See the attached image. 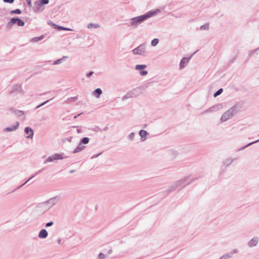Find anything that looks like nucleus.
Here are the masks:
<instances>
[{
    "label": "nucleus",
    "mask_w": 259,
    "mask_h": 259,
    "mask_svg": "<svg viewBox=\"0 0 259 259\" xmlns=\"http://www.w3.org/2000/svg\"><path fill=\"white\" fill-rule=\"evenodd\" d=\"M17 189H18V188H17ZM15 190H16V189H15V190H13V192L15 191Z\"/></svg>",
    "instance_id": "0e129e2a"
},
{
    "label": "nucleus",
    "mask_w": 259,
    "mask_h": 259,
    "mask_svg": "<svg viewBox=\"0 0 259 259\" xmlns=\"http://www.w3.org/2000/svg\"><path fill=\"white\" fill-rule=\"evenodd\" d=\"M41 107V106H40V105H38L37 106H36V108H39V107Z\"/></svg>",
    "instance_id": "4d7b16f0"
},
{
    "label": "nucleus",
    "mask_w": 259,
    "mask_h": 259,
    "mask_svg": "<svg viewBox=\"0 0 259 259\" xmlns=\"http://www.w3.org/2000/svg\"><path fill=\"white\" fill-rule=\"evenodd\" d=\"M48 236V233L47 231L45 229H41L38 233V237L40 239H45Z\"/></svg>",
    "instance_id": "f3484780"
},
{
    "label": "nucleus",
    "mask_w": 259,
    "mask_h": 259,
    "mask_svg": "<svg viewBox=\"0 0 259 259\" xmlns=\"http://www.w3.org/2000/svg\"><path fill=\"white\" fill-rule=\"evenodd\" d=\"M131 97V95L130 93H127L126 95H125V96H124L122 98V100H125L126 99H127V98H130Z\"/></svg>",
    "instance_id": "e433bc0d"
},
{
    "label": "nucleus",
    "mask_w": 259,
    "mask_h": 259,
    "mask_svg": "<svg viewBox=\"0 0 259 259\" xmlns=\"http://www.w3.org/2000/svg\"><path fill=\"white\" fill-rule=\"evenodd\" d=\"M80 131H81V130H80V129H78V130H77V132L78 133H80Z\"/></svg>",
    "instance_id": "5fc2aeb1"
},
{
    "label": "nucleus",
    "mask_w": 259,
    "mask_h": 259,
    "mask_svg": "<svg viewBox=\"0 0 259 259\" xmlns=\"http://www.w3.org/2000/svg\"><path fill=\"white\" fill-rule=\"evenodd\" d=\"M42 171V169L41 170H39L38 171H37L35 175H33L32 176H31V177L28 179L24 183H23V184H22L21 186H19L18 187V189H19L20 188H21V187H22L23 186H24L26 183H27L29 180H30L31 179L33 178L36 175H38V174H39L41 171Z\"/></svg>",
    "instance_id": "4be33fe9"
},
{
    "label": "nucleus",
    "mask_w": 259,
    "mask_h": 259,
    "mask_svg": "<svg viewBox=\"0 0 259 259\" xmlns=\"http://www.w3.org/2000/svg\"><path fill=\"white\" fill-rule=\"evenodd\" d=\"M74 171V170H71V171H70V172H71V173H72V172H73Z\"/></svg>",
    "instance_id": "bf43d9fd"
},
{
    "label": "nucleus",
    "mask_w": 259,
    "mask_h": 259,
    "mask_svg": "<svg viewBox=\"0 0 259 259\" xmlns=\"http://www.w3.org/2000/svg\"><path fill=\"white\" fill-rule=\"evenodd\" d=\"M201 30H208L209 29V24L205 23L200 27Z\"/></svg>",
    "instance_id": "c85d7f7f"
},
{
    "label": "nucleus",
    "mask_w": 259,
    "mask_h": 259,
    "mask_svg": "<svg viewBox=\"0 0 259 259\" xmlns=\"http://www.w3.org/2000/svg\"><path fill=\"white\" fill-rule=\"evenodd\" d=\"M57 242L58 244H61L62 243V239L61 238H59L57 240Z\"/></svg>",
    "instance_id": "09e8293b"
},
{
    "label": "nucleus",
    "mask_w": 259,
    "mask_h": 259,
    "mask_svg": "<svg viewBox=\"0 0 259 259\" xmlns=\"http://www.w3.org/2000/svg\"><path fill=\"white\" fill-rule=\"evenodd\" d=\"M259 142V139L258 140H257L256 141H254L252 142H251V143H248V144H247L246 145L240 148L239 149H238V151H241V150H244V149H245L246 148H247V147L252 145L253 144H254V143H256L257 142Z\"/></svg>",
    "instance_id": "b1692460"
},
{
    "label": "nucleus",
    "mask_w": 259,
    "mask_h": 259,
    "mask_svg": "<svg viewBox=\"0 0 259 259\" xmlns=\"http://www.w3.org/2000/svg\"><path fill=\"white\" fill-rule=\"evenodd\" d=\"M223 89H220L219 90H218L214 94H213V96L214 97H217L218 96L220 95V94H222V93L223 92Z\"/></svg>",
    "instance_id": "473e14b6"
},
{
    "label": "nucleus",
    "mask_w": 259,
    "mask_h": 259,
    "mask_svg": "<svg viewBox=\"0 0 259 259\" xmlns=\"http://www.w3.org/2000/svg\"><path fill=\"white\" fill-rule=\"evenodd\" d=\"M223 108V106L222 104H218L215 105H213L208 109L203 111L200 114L204 115L208 113H211L218 111L219 110H221Z\"/></svg>",
    "instance_id": "423d86ee"
},
{
    "label": "nucleus",
    "mask_w": 259,
    "mask_h": 259,
    "mask_svg": "<svg viewBox=\"0 0 259 259\" xmlns=\"http://www.w3.org/2000/svg\"><path fill=\"white\" fill-rule=\"evenodd\" d=\"M90 139L88 137H84L80 141V144H87L89 142Z\"/></svg>",
    "instance_id": "cd10ccee"
},
{
    "label": "nucleus",
    "mask_w": 259,
    "mask_h": 259,
    "mask_svg": "<svg viewBox=\"0 0 259 259\" xmlns=\"http://www.w3.org/2000/svg\"><path fill=\"white\" fill-rule=\"evenodd\" d=\"M94 72L93 71H90L89 73H87L86 76L88 77H90L94 74Z\"/></svg>",
    "instance_id": "37998d69"
},
{
    "label": "nucleus",
    "mask_w": 259,
    "mask_h": 259,
    "mask_svg": "<svg viewBox=\"0 0 259 259\" xmlns=\"http://www.w3.org/2000/svg\"><path fill=\"white\" fill-rule=\"evenodd\" d=\"M50 101V100H47L45 102H44L42 103L41 104H40V105L41 106H42L44 105H45L46 103L49 102Z\"/></svg>",
    "instance_id": "49530a36"
},
{
    "label": "nucleus",
    "mask_w": 259,
    "mask_h": 259,
    "mask_svg": "<svg viewBox=\"0 0 259 259\" xmlns=\"http://www.w3.org/2000/svg\"><path fill=\"white\" fill-rule=\"evenodd\" d=\"M10 110L12 112H13V113H15V111H17V109L14 108H11Z\"/></svg>",
    "instance_id": "de8ad7c7"
},
{
    "label": "nucleus",
    "mask_w": 259,
    "mask_h": 259,
    "mask_svg": "<svg viewBox=\"0 0 259 259\" xmlns=\"http://www.w3.org/2000/svg\"><path fill=\"white\" fill-rule=\"evenodd\" d=\"M191 56L189 58H183L181 60V62H180V69H183V68H184L187 65V64L188 63V62H189V60L191 58Z\"/></svg>",
    "instance_id": "dca6fc26"
},
{
    "label": "nucleus",
    "mask_w": 259,
    "mask_h": 259,
    "mask_svg": "<svg viewBox=\"0 0 259 259\" xmlns=\"http://www.w3.org/2000/svg\"><path fill=\"white\" fill-rule=\"evenodd\" d=\"M99 27H100V25L98 24L92 23H89L87 26V27L89 29H91L92 28H99Z\"/></svg>",
    "instance_id": "5701e85b"
},
{
    "label": "nucleus",
    "mask_w": 259,
    "mask_h": 259,
    "mask_svg": "<svg viewBox=\"0 0 259 259\" xmlns=\"http://www.w3.org/2000/svg\"><path fill=\"white\" fill-rule=\"evenodd\" d=\"M69 100H71L72 102H75L77 100V97H71V98H68V101H69Z\"/></svg>",
    "instance_id": "ea45409f"
},
{
    "label": "nucleus",
    "mask_w": 259,
    "mask_h": 259,
    "mask_svg": "<svg viewBox=\"0 0 259 259\" xmlns=\"http://www.w3.org/2000/svg\"><path fill=\"white\" fill-rule=\"evenodd\" d=\"M112 249H110V250L108 251V253L109 254H111V253H112Z\"/></svg>",
    "instance_id": "864d4df0"
},
{
    "label": "nucleus",
    "mask_w": 259,
    "mask_h": 259,
    "mask_svg": "<svg viewBox=\"0 0 259 259\" xmlns=\"http://www.w3.org/2000/svg\"><path fill=\"white\" fill-rule=\"evenodd\" d=\"M64 154H58L56 153L49 156L44 162V164H46L48 162H54L56 160H61L64 158L63 156Z\"/></svg>",
    "instance_id": "0eeeda50"
},
{
    "label": "nucleus",
    "mask_w": 259,
    "mask_h": 259,
    "mask_svg": "<svg viewBox=\"0 0 259 259\" xmlns=\"http://www.w3.org/2000/svg\"><path fill=\"white\" fill-rule=\"evenodd\" d=\"M159 42V39L158 38L153 39L151 42V46H156Z\"/></svg>",
    "instance_id": "7c9ffc66"
},
{
    "label": "nucleus",
    "mask_w": 259,
    "mask_h": 259,
    "mask_svg": "<svg viewBox=\"0 0 259 259\" xmlns=\"http://www.w3.org/2000/svg\"><path fill=\"white\" fill-rule=\"evenodd\" d=\"M85 146L82 145V144H80V142H79L78 145L74 149V150L73 151V153H76L79 152L80 151H81L82 150H83L85 148Z\"/></svg>",
    "instance_id": "aec40b11"
},
{
    "label": "nucleus",
    "mask_w": 259,
    "mask_h": 259,
    "mask_svg": "<svg viewBox=\"0 0 259 259\" xmlns=\"http://www.w3.org/2000/svg\"><path fill=\"white\" fill-rule=\"evenodd\" d=\"M259 50V47L256 48L255 50H250L248 52V56L249 57H251L253 55V54L255 52H256L257 51Z\"/></svg>",
    "instance_id": "72a5a7b5"
},
{
    "label": "nucleus",
    "mask_w": 259,
    "mask_h": 259,
    "mask_svg": "<svg viewBox=\"0 0 259 259\" xmlns=\"http://www.w3.org/2000/svg\"><path fill=\"white\" fill-rule=\"evenodd\" d=\"M44 38V35H42L38 37H34L32 38H31L30 40L31 42H38L41 40H42Z\"/></svg>",
    "instance_id": "412c9836"
},
{
    "label": "nucleus",
    "mask_w": 259,
    "mask_h": 259,
    "mask_svg": "<svg viewBox=\"0 0 259 259\" xmlns=\"http://www.w3.org/2000/svg\"><path fill=\"white\" fill-rule=\"evenodd\" d=\"M21 13H22V12H21V10H20L19 9H17L14 10H12L11 12V13L12 14H20Z\"/></svg>",
    "instance_id": "2f4dec72"
},
{
    "label": "nucleus",
    "mask_w": 259,
    "mask_h": 259,
    "mask_svg": "<svg viewBox=\"0 0 259 259\" xmlns=\"http://www.w3.org/2000/svg\"><path fill=\"white\" fill-rule=\"evenodd\" d=\"M54 224V222L53 221H51L46 224L45 227L48 228L52 226Z\"/></svg>",
    "instance_id": "4c0bfd02"
},
{
    "label": "nucleus",
    "mask_w": 259,
    "mask_h": 259,
    "mask_svg": "<svg viewBox=\"0 0 259 259\" xmlns=\"http://www.w3.org/2000/svg\"><path fill=\"white\" fill-rule=\"evenodd\" d=\"M60 199V197L56 196L49 199L48 201L41 204V206L43 207L45 210H47L54 206Z\"/></svg>",
    "instance_id": "7ed1b4c3"
},
{
    "label": "nucleus",
    "mask_w": 259,
    "mask_h": 259,
    "mask_svg": "<svg viewBox=\"0 0 259 259\" xmlns=\"http://www.w3.org/2000/svg\"><path fill=\"white\" fill-rule=\"evenodd\" d=\"M24 132L26 134L28 135L26 138L28 139H32L33 137L34 132L33 130L29 127H26L24 128Z\"/></svg>",
    "instance_id": "4468645a"
},
{
    "label": "nucleus",
    "mask_w": 259,
    "mask_h": 259,
    "mask_svg": "<svg viewBox=\"0 0 259 259\" xmlns=\"http://www.w3.org/2000/svg\"><path fill=\"white\" fill-rule=\"evenodd\" d=\"M48 23L50 26H53L55 29H56L57 31H73L71 29L67 27H65L63 26H59L57 24H55L52 22L51 21L48 22Z\"/></svg>",
    "instance_id": "9b49d317"
},
{
    "label": "nucleus",
    "mask_w": 259,
    "mask_h": 259,
    "mask_svg": "<svg viewBox=\"0 0 259 259\" xmlns=\"http://www.w3.org/2000/svg\"><path fill=\"white\" fill-rule=\"evenodd\" d=\"M197 51H196L195 52H194L193 54L192 55H191V56H193L194 54H195V53H196V52H197Z\"/></svg>",
    "instance_id": "052dcab7"
},
{
    "label": "nucleus",
    "mask_w": 259,
    "mask_h": 259,
    "mask_svg": "<svg viewBox=\"0 0 259 259\" xmlns=\"http://www.w3.org/2000/svg\"><path fill=\"white\" fill-rule=\"evenodd\" d=\"M99 131H102V130L101 128H99Z\"/></svg>",
    "instance_id": "680f3d73"
},
{
    "label": "nucleus",
    "mask_w": 259,
    "mask_h": 259,
    "mask_svg": "<svg viewBox=\"0 0 259 259\" xmlns=\"http://www.w3.org/2000/svg\"><path fill=\"white\" fill-rule=\"evenodd\" d=\"M19 125V122L17 121L15 123V124L14 125H13L11 126H10V127H6L4 130V131L6 132H10L15 131L16 130H17L18 128Z\"/></svg>",
    "instance_id": "2eb2a0df"
},
{
    "label": "nucleus",
    "mask_w": 259,
    "mask_h": 259,
    "mask_svg": "<svg viewBox=\"0 0 259 259\" xmlns=\"http://www.w3.org/2000/svg\"><path fill=\"white\" fill-rule=\"evenodd\" d=\"M33 9L35 12H40L44 9V8L39 1H37L34 3Z\"/></svg>",
    "instance_id": "f8f14e48"
},
{
    "label": "nucleus",
    "mask_w": 259,
    "mask_h": 259,
    "mask_svg": "<svg viewBox=\"0 0 259 259\" xmlns=\"http://www.w3.org/2000/svg\"><path fill=\"white\" fill-rule=\"evenodd\" d=\"M158 12H160V10L156 9L150 11L144 15L132 18L130 21V24L133 26H137L147 19L156 15Z\"/></svg>",
    "instance_id": "f257e3e1"
},
{
    "label": "nucleus",
    "mask_w": 259,
    "mask_h": 259,
    "mask_svg": "<svg viewBox=\"0 0 259 259\" xmlns=\"http://www.w3.org/2000/svg\"><path fill=\"white\" fill-rule=\"evenodd\" d=\"M140 74L141 75H146L148 74V71H146V70H141L140 72Z\"/></svg>",
    "instance_id": "58836bf2"
},
{
    "label": "nucleus",
    "mask_w": 259,
    "mask_h": 259,
    "mask_svg": "<svg viewBox=\"0 0 259 259\" xmlns=\"http://www.w3.org/2000/svg\"><path fill=\"white\" fill-rule=\"evenodd\" d=\"M15 113L14 114L17 117H21L25 114V112L23 111L17 110V111H15Z\"/></svg>",
    "instance_id": "bb28decb"
},
{
    "label": "nucleus",
    "mask_w": 259,
    "mask_h": 259,
    "mask_svg": "<svg viewBox=\"0 0 259 259\" xmlns=\"http://www.w3.org/2000/svg\"><path fill=\"white\" fill-rule=\"evenodd\" d=\"M148 135V133L146 131L141 130L139 132V135L141 137V141H144L146 140V137Z\"/></svg>",
    "instance_id": "a211bd4d"
},
{
    "label": "nucleus",
    "mask_w": 259,
    "mask_h": 259,
    "mask_svg": "<svg viewBox=\"0 0 259 259\" xmlns=\"http://www.w3.org/2000/svg\"><path fill=\"white\" fill-rule=\"evenodd\" d=\"M80 115V114H78L77 115L75 116L74 117V118H77L78 116H79Z\"/></svg>",
    "instance_id": "6e6d98bb"
},
{
    "label": "nucleus",
    "mask_w": 259,
    "mask_h": 259,
    "mask_svg": "<svg viewBox=\"0 0 259 259\" xmlns=\"http://www.w3.org/2000/svg\"><path fill=\"white\" fill-rule=\"evenodd\" d=\"M239 252V250L237 248L233 249L231 251L227 252L220 257L219 259H230L233 257L234 254Z\"/></svg>",
    "instance_id": "9d476101"
},
{
    "label": "nucleus",
    "mask_w": 259,
    "mask_h": 259,
    "mask_svg": "<svg viewBox=\"0 0 259 259\" xmlns=\"http://www.w3.org/2000/svg\"><path fill=\"white\" fill-rule=\"evenodd\" d=\"M99 258L100 259H103L104 258H105V254H103V253H100L99 254Z\"/></svg>",
    "instance_id": "79ce46f5"
},
{
    "label": "nucleus",
    "mask_w": 259,
    "mask_h": 259,
    "mask_svg": "<svg viewBox=\"0 0 259 259\" xmlns=\"http://www.w3.org/2000/svg\"><path fill=\"white\" fill-rule=\"evenodd\" d=\"M132 53L134 55H139L142 56H146L147 54L146 43L144 42L133 49L132 50Z\"/></svg>",
    "instance_id": "20e7f679"
},
{
    "label": "nucleus",
    "mask_w": 259,
    "mask_h": 259,
    "mask_svg": "<svg viewBox=\"0 0 259 259\" xmlns=\"http://www.w3.org/2000/svg\"><path fill=\"white\" fill-rule=\"evenodd\" d=\"M147 67V66L146 65H137L136 66L135 69L137 70H142L143 69H145Z\"/></svg>",
    "instance_id": "c756f323"
},
{
    "label": "nucleus",
    "mask_w": 259,
    "mask_h": 259,
    "mask_svg": "<svg viewBox=\"0 0 259 259\" xmlns=\"http://www.w3.org/2000/svg\"><path fill=\"white\" fill-rule=\"evenodd\" d=\"M67 58V56H64L61 59H58V60L55 61L53 63V65H58V64H61L62 62V61L63 60H64L65 58Z\"/></svg>",
    "instance_id": "a878e982"
},
{
    "label": "nucleus",
    "mask_w": 259,
    "mask_h": 259,
    "mask_svg": "<svg viewBox=\"0 0 259 259\" xmlns=\"http://www.w3.org/2000/svg\"><path fill=\"white\" fill-rule=\"evenodd\" d=\"M135 137V133H131L128 136V138L130 140L133 141Z\"/></svg>",
    "instance_id": "f704fd0d"
},
{
    "label": "nucleus",
    "mask_w": 259,
    "mask_h": 259,
    "mask_svg": "<svg viewBox=\"0 0 259 259\" xmlns=\"http://www.w3.org/2000/svg\"><path fill=\"white\" fill-rule=\"evenodd\" d=\"M258 238L257 237H254L251 240H250L248 243L247 245L249 247H253L255 246L258 242Z\"/></svg>",
    "instance_id": "ddd939ff"
},
{
    "label": "nucleus",
    "mask_w": 259,
    "mask_h": 259,
    "mask_svg": "<svg viewBox=\"0 0 259 259\" xmlns=\"http://www.w3.org/2000/svg\"><path fill=\"white\" fill-rule=\"evenodd\" d=\"M233 160L234 159L232 158H228L224 161V164L228 166L232 163Z\"/></svg>",
    "instance_id": "393cba45"
},
{
    "label": "nucleus",
    "mask_w": 259,
    "mask_h": 259,
    "mask_svg": "<svg viewBox=\"0 0 259 259\" xmlns=\"http://www.w3.org/2000/svg\"><path fill=\"white\" fill-rule=\"evenodd\" d=\"M26 2H27V4L28 5V6L29 7H31L32 6V3H31V0H26Z\"/></svg>",
    "instance_id": "c03bdc74"
},
{
    "label": "nucleus",
    "mask_w": 259,
    "mask_h": 259,
    "mask_svg": "<svg viewBox=\"0 0 259 259\" xmlns=\"http://www.w3.org/2000/svg\"><path fill=\"white\" fill-rule=\"evenodd\" d=\"M71 102H72L71 100H69V101H68V99L65 101V102H66V103H70Z\"/></svg>",
    "instance_id": "603ef678"
},
{
    "label": "nucleus",
    "mask_w": 259,
    "mask_h": 259,
    "mask_svg": "<svg viewBox=\"0 0 259 259\" xmlns=\"http://www.w3.org/2000/svg\"><path fill=\"white\" fill-rule=\"evenodd\" d=\"M101 154V153H100L99 154L94 155L92 156L91 158H92V159L95 158L97 157L99 155H100Z\"/></svg>",
    "instance_id": "a18cd8bd"
},
{
    "label": "nucleus",
    "mask_w": 259,
    "mask_h": 259,
    "mask_svg": "<svg viewBox=\"0 0 259 259\" xmlns=\"http://www.w3.org/2000/svg\"><path fill=\"white\" fill-rule=\"evenodd\" d=\"M72 139V137H69V138H67V140L68 141H69V142H71Z\"/></svg>",
    "instance_id": "8fccbe9b"
},
{
    "label": "nucleus",
    "mask_w": 259,
    "mask_h": 259,
    "mask_svg": "<svg viewBox=\"0 0 259 259\" xmlns=\"http://www.w3.org/2000/svg\"><path fill=\"white\" fill-rule=\"evenodd\" d=\"M10 94L17 95L19 94H24V91L22 89L21 84H15L12 85V89L10 92Z\"/></svg>",
    "instance_id": "6e6552de"
},
{
    "label": "nucleus",
    "mask_w": 259,
    "mask_h": 259,
    "mask_svg": "<svg viewBox=\"0 0 259 259\" xmlns=\"http://www.w3.org/2000/svg\"><path fill=\"white\" fill-rule=\"evenodd\" d=\"M102 94V91L100 88H97L93 92V95L97 98H99Z\"/></svg>",
    "instance_id": "6ab92c4d"
},
{
    "label": "nucleus",
    "mask_w": 259,
    "mask_h": 259,
    "mask_svg": "<svg viewBox=\"0 0 259 259\" xmlns=\"http://www.w3.org/2000/svg\"><path fill=\"white\" fill-rule=\"evenodd\" d=\"M193 182V181H192H192H191L190 182H189L187 184V185L190 184L191 182Z\"/></svg>",
    "instance_id": "13d9d810"
},
{
    "label": "nucleus",
    "mask_w": 259,
    "mask_h": 259,
    "mask_svg": "<svg viewBox=\"0 0 259 259\" xmlns=\"http://www.w3.org/2000/svg\"><path fill=\"white\" fill-rule=\"evenodd\" d=\"M189 179V177H185L184 178L180 179L175 182L174 184L171 186L170 191H174L177 188L180 186L183 183Z\"/></svg>",
    "instance_id": "1a4fd4ad"
},
{
    "label": "nucleus",
    "mask_w": 259,
    "mask_h": 259,
    "mask_svg": "<svg viewBox=\"0 0 259 259\" xmlns=\"http://www.w3.org/2000/svg\"><path fill=\"white\" fill-rule=\"evenodd\" d=\"M17 189H18V188H17ZM15 190H16V189H15V190H13V192L15 191Z\"/></svg>",
    "instance_id": "e2e57ef3"
},
{
    "label": "nucleus",
    "mask_w": 259,
    "mask_h": 259,
    "mask_svg": "<svg viewBox=\"0 0 259 259\" xmlns=\"http://www.w3.org/2000/svg\"><path fill=\"white\" fill-rule=\"evenodd\" d=\"M17 24L19 26H23L24 25V22L18 17H13L7 23L6 27L8 28H11L13 25Z\"/></svg>",
    "instance_id": "39448f33"
},
{
    "label": "nucleus",
    "mask_w": 259,
    "mask_h": 259,
    "mask_svg": "<svg viewBox=\"0 0 259 259\" xmlns=\"http://www.w3.org/2000/svg\"><path fill=\"white\" fill-rule=\"evenodd\" d=\"M240 109L239 106L235 104L225 111L221 117V121L222 122H225L233 117Z\"/></svg>",
    "instance_id": "f03ea898"
},
{
    "label": "nucleus",
    "mask_w": 259,
    "mask_h": 259,
    "mask_svg": "<svg viewBox=\"0 0 259 259\" xmlns=\"http://www.w3.org/2000/svg\"><path fill=\"white\" fill-rule=\"evenodd\" d=\"M108 130V127L107 126H105V127L103 128V131H107Z\"/></svg>",
    "instance_id": "3c124183"
},
{
    "label": "nucleus",
    "mask_w": 259,
    "mask_h": 259,
    "mask_svg": "<svg viewBox=\"0 0 259 259\" xmlns=\"http://www.w3.org/2000/svg\"><path fill=\"white\" fill-rule=\"evenodd\" d=\"M15 0H3V2L6 3L12 4Z\"/></svg>",
    "instance_id": "a19ab883"
},
{
    "label": "nucleus",
    "mask_w": 259,
    "mask_h": 259,
    "mask_svg": "<svg viewBox=\"0 0 259 259\" xmlns=\"http://www.w3.org/2000/svg\"><path fill=\"white\" fill-rule=\"evenodd\" d=\"M39 2L42 5H47L49 3V0H39Z\"/></svg>",
    "instance_id": "c9c22d12"
}]
</instances>
